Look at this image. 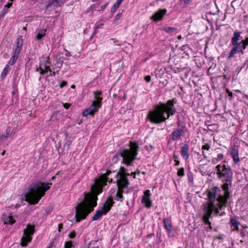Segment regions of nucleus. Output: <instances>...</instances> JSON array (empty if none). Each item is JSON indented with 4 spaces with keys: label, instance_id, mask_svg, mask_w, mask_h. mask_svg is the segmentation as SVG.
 I'll return each instance as SVG.
<instances>
[{
    "label": "nucleus",
    "instance_id": "obj_23",
    "mask_svg": "<svg viewBox=\"0 0 248 248\" xmlns=\"http://www.w3.org/2000/svg\"><path fill=\"white\" fill-rule=\"evenodd\" d=\"M223 158L224 155L222 154H218L217 157L212 159V163L213 164H216L219 161L222 160Z\"/></svg>",
    "mask_w": 248,
    "mask_h": 248
},
{
    "label": "nucleus",
    "instance_id": "obj_48",
    "mask_svg": "<svg viewBox=\"0 0 248 248\" xmlns=\"http://www.w3.org/2000/svg\"><path fill=\"white\" fill-rule=\"evenodd\" d=\"M59 70H57L56 72H52L51 71H50V74L49 75V76H55L56 75V73H58Z\"/></svg>",
    "mask_w": 248,
    "mask_h": 248
},
{
    "label": "nucleus",
    "instance_id": "obj_1",
    "mask_svg": "<svg viewBox=\"0 0 248 248\" xmlns=\"http://www.w3.org/2000/svg\"><path fill=\"white\" fill-rule=\"evenodd\" d=\"M111 171L107 170L106 172L101 175L99 178L95 179L94 184L91 187V192L85 194L84 199L76 207L75 217H87L93 210L94 207L97 205V196L103 190V185H106L108 181L112 182V179L109 180L108 177Z\"/></svg>",
    "mask_w": 248,
    "mask_h": 248
},
{
    "label": "nucleus",
    "instance_id": "obj_4",
    "mask_svg": "<svg viewBox=\"0 0 248 248\" xmlns=\"http://www.w3.org/2000/svg\"><path fill=\"white\" fill-rule=\"evenodd\" d=\"M216 169L218 178L223 183L222 188L224 191V195L220 196L217 199L219 204L222 206L230 197L229 189L232 186L233 173L230 166L225 164L217 165Z\"/></svg>",
    "mask_w": 248,
    "mask_h": 248
},
{
    "label": "nucleus",
    "instance_id": "obj_47",
    "mask_svg": "<svg viewBox=\"0 0 248 248\" xmlns=\"http://www.w3.org/2000/svg\"><path fill=\"white\" fill-rule=\"evenodd\" d=\"M71 106V104L69 103H64L63 104V107L66 109H68Z\"/></svg>",
    "mask_w": 248,
    "mask_h": 248
},
{
    "label": "nucleus",
    "instance_id": "obj_10",
    "mask_svg": "<svg viewBox=\"0 0 248 248\" xmlns=\"http://www.w3.org/2000/svg\"><path fill=\"white\" fill-rule=\"evenodd\" d=\"M113 203L112 198H108L103 204L102 207L96 211L93 217H101L102 216L106 215L110 210Z\"/></svg>",
    "mask_w": 248,
    "mask_h": 248
},
{
    "label": "nucleus",
    "instance_id": "obj_30",
    "mask_svg": "<svg viewBox=\"0 0 248 248\" xmlns=\"http://www.w3.org/2000/svg\"><path fill=\"white\" fill-rule=\"evenodd\" d=\"M177 124V126L180 127V129H183L184 128L186 127L185 123L184 121H181L179 119H178Z\"/></svg>",
    "mask_w": 248,
    "mask_h": 248
},
{
    "label": "nucleus",
    "instance_id": "obj_11",
    "mask_svg": "<svg viewBox=\"0 0 248 248\" xmlns=\"http://www.w3.org/2000/svg\"><path fill=\"white\" fill-rule=\"evenodd\" d=\"M163 225L165 228L167 230L168 235L169 237H173L176 234L175 229L172 228L171 222L169 218H164Z\"/></svg>",
    "mask_w": 248,
    "mask_h": 248
},
{
    "label": "nucleus",
    "instance_id": "obj_38",
    "mask_svg": "<svg viewBox=\"0 0 248 248\" xmlns=\"http://www.w3.org/2000/svg\"><path fill=\"white\" fill-rule=\"evenodd\" d=\"M124 0H117L116 2L114 4H115V7L119 8V6L121 4Z\"/></svg>",
    "mask_w": 248,
    "mask_h": 248
},
{
    "label": "nucleus",
    "instance_id": "obj_57",
    "mask_svg": "<svg viewBox=\"0 0 248 248\" xmlns=\"http://www.w3.org/2000/svg\"><path fill=\"white\" fill-rule=\"evenodd\" d=\"M51 211V209L50 207L46 209V212L47 213V214H48L49 213H50Z\"/></svg>",
    "mask_w": 248,
    "mask_h": 248
},
{
    "label": "nucleus",
    "instance_id": "obj_16",
    "mask_svg": "<svg viewBox=\"0 0 248 248\" xmlns=\"http://www.w3.org/2000/svg\"><path fill=\"white\" fill-rule=\"evenodd\" d=\"M185 135V131L182 129H176L174 130L171 133V139L173 141L177 140L181 138L182 136Z\"/></svg>",
    "mask_w": 248,
    "mask_h": 248
},
{
    "label": "nucleus",
    "instance_id": "obj_40",
    "mask_svg": "<svg viewBox=\"0 0 248 248\" xmlns=\"http://www.w3.org/2000/svg\"><path fill=\"white\" fill-rule=\"evenodd\" d=\"M76 234L75 231H73L72 232H70L69 235L68 237L70 238L73 239L76 237Z\"/></svg>",
    "mask_w": 248,
    "mask_h": 248
},
{
    "label": "nucleus",
    "instance_id": "obj_33",
    "mask_svg": "<svg viewBox=\"0 0 248 248\" xmlns=\"http://www.w3.org/2000/svg\"><path fill=\"white\" fill-rule=\"evenodd\" d=\"M203 219V221L204 223L206 225H209V227L210 230L212 229V226L211 222L209 221V218H202Z\"/></svg>",
    "mask_w": 248,
    "mask_h": 248
},
{
    "label": "nucleus",
    "instance_id": "obj_62",
    "mask_svg": "<svg viewBox=\"0 0 248 248\" xmlns=\"http://www.w3.org/2000/svg\"><path fill=\"white\" fill-rule=\"evenodd\" d=\"M103 23H101V24H99V25H97V26H96V29H99V28H101V27L102 26H103Z\"/></svg>",
    "mask_w": 248,
    "mask_h": 248
},
{
    "label": "nucleus",
    "instance_id": "obj_51",
    "mask_svg": "<svg viewBox=\"0 0 248 248\" xmlns=\"http://www.w3.org/2000/svg\"><path fill=\"white\" fill-rule=\"evenodd\" d=\"M118 8H116V7H115V4H114L113 5V6L111 8V12L112 13H113V12H115L116 10L118 9Z\"/></svg>",
    "mask_w": 248,
    "mask_h": 248
},
{
    "label": "nucleus",
    "instance_id": "obj_42",
    "mask_svg": "<svg viewBox=\"0 0 248 248\" xmlns=\"http://www.w3.org/2000/svg\"><path fill=\"white\" fill-rule=\"evenodd\" d=\"M111 40L113 41V43L116 45L119 46L121 45V44L120 43V41L118 40L115 38H112Z\"/></svg>",
    "mask_w": 248,
    "mask_h": 248
},
{
    "label": "nucleus",
    "instance_id": "obj_43",
    "mask_svg": "<svg viewBox=\"0 0 248 248\" xmlns=\"http://www.w3.org/2000/svg\"><path fill=\"white\" fill-rule=\"evenodd\" d=\"M67 84V82L65 81H62L61 84H60V88H62L63 87L66 86Z\"/></svg>",
    "mask_w": 248,
    "mask_h": 248
},
{
    "label": "nucleus",
    "instance_id": "obj_2",
    "mask_svg": "<svg viewBox=\"0 0 248 248\" xmlns=\"http://www.w3.org/2000/svg\"><path fill=\"white\" fill-rule=\"evenodd\" d=\"M177 103V99L173 98L168 100L166 103L159 102L155 106V109L150 111L147 118L151 123L158 124L164 122L170 116L174 115L176 112L175 104Z\"/></svg>",
    "mask_w": 248,
    "mask_h": 248
},
{
    "label": "nucleus",
    "instance_id": "obj_17",
    "mask_svg": "<svg viewBox=\"0 0 248 248\" xmlns=\"http://www.w3.org/2000/svg\"><path fill=\"white\" fill-rule=\"evenodd\" d=\"M66 0H51V1L48 3L46 8V10H52L50 9V7L53 6L55 7H58L61 6L62 4H63Z\"/></svg>",
    "mask_w": 248,
    "mask_h": 248
},
{
    "label": "nucleus",
    "instance_id": "obj_59",
    "mask_svg": "<svg viewBox=\"0 0 248 248\" xmlns=\"http://www.w3.org/2000/svg\"><path fill=\"white\" fill-rule=\"evenodd\" d=\"M185 4H188L191 0H183Z\"/></svg>",
    "mask_w": 248,
    "mask_h": 248
},
{
    "label": "nucleus",
    "instance_id": "obj_39",
    "mask_svg": "<svg viewBox=\"0 0 248 248\" xmlns=\"http://www.w3.org/2000/svg\"><path fill=\"white\" fill-rule=\"evenodd\" d=\"M85 218H73V220H70V221H71L72 222H80L81 220H82V219H85Z\"/></svg>",
    "mask_w": 248,
    "mask_h": 248
},
{
    "label": "nucleus",
    "instance_id": "obj_3",
    "mask_svg": "<svg viewBox=\"0 0 248 248\" xmlns=\"http://www.w3.org/2000/svg\"><path fill=\"white\" fill-rule=\"evenodd\" d=\"M221 191L220 188L217 186H213L208 191V200L202 204L204 215L202 217H211L213 213L215 216H221L225 214L222 210L227 206L228 200L224 205L222 206L219 204L218 198L224 195V191L223 194H220Z\"/></svg>",
    "mask_w": 248,
    "mask_h": 248
},
{
    "label": "nucleus",
    "instance_id": "obj_56",
    "mask_svg": "<svg viewBox=\"0 0 248 248\" xmlns=\"http://www.w3.org/2000/svg\"><path fill=\"white\" fill-rule=\"evenodd\" d=\"M153 236H154V233H151L148 234L147 235V238H150L152 237Z\"/></svg>",
    "mask_w": 248,
    "mask_h": 248
},
{
    "label": "nucleus",
    "instance_id": "obj_44",
    "mask_svg": "<svg viewBox=\"0 0 248 248\" xmlns=\"http://www.w3.org/2000/svg\"><path fill=\"white\" fill-rule=\"evenodd\" d=\"M122 13H118L117 14V15L116 16L114 20L115 21L118 20L122 16Z\"/></svg>",
    "mask_w": 248,
    "mask_h": 248
},
{
    "label": "nucleus",
    "instance_id": "obj_60",
    "mask_svg": "<svg viewBox=\"0 0 248 248\" xmlns=\"http://www.w3.org/2000/svg\"><path fill=\"white\" fill-rule=\"evenodd\" d=\"M5 69H6L7 71H9L10 69V67L8 64L6 65L4 68Z\"/></svg>",
    "mask_w": 248,
    "mask_h": 248
},
{
    "label": "nucleus",
    "instance_id": "obj_8",
    "mask_svg": "<svg viewBox=\"0 0 248 248\" xmlns=\"http://www.w3.org/2000/svg\"><path fill=\"white\" fill-rule=\"evenodd\" d=\"M102 94V92L95 91L94 92V95L95 100H94L90 107L86 109L82 112V115L84 117H86L88 115L93 116L94 113L97 112L98 109L101 107L102 101L103 98L101 97L98 96Z\"/></svg>",
    "mask_w": 248,
    "mask_h": 248
},
{
    "label": "nucleus",
    "instance_id": "obj_7",
    "mask_svg": "<svg viewBox=\"0 0 248 248\" xmlns=\"http://www.w3.org/2000/svg\"><path fill=\"white\" fill-rule=\"evenodd\" d=\"M241 32L235 31L233 32V36L231 38V44L233 46L231 49L227 59L231 60L234 55L238 53L244 54V50L248 46V37L244 39L241 36Z\"/></svg>",
    "mask_w": 248,
    "mask_h": 248
},
{
    "label": "nucleus",
    "instance_id": "obj_34",
    "mask_svg": "<svg viewBox=\"0 0 248 248\" xmlns=\"http://www.w3.org/2000/svg\"><path fill=\"white\" fill-rule=\"evenodd\" d=\"M8 72V71H7L6 69H5L4 68L2 73L1 74V78L2 80L5 78L6 75H7Z\"/></svg>",
    "mask_w": 248,
    "mask_h": 248
},
{
    "label": "nucleus",
    "instance_id": "obj_45",
    "mask_svg": "<svg viewBox=\"0 0 248 248\" xmlns=\"http://www.w3.org/2000/svg\"><path fill=\"white\" fill-rule=\"evenodd\" d=\"M226 92L228 93V96L230 97V100H231L233 95L232 93L230 91L229 89H226Z\"/></svg>",
    "mask_w": 248,
    "mask_h": 248
},
{
    "label": "nucleus",
    "instance_id": "obj_61",
    "mask_svg": "<svg viewBox=\"0 0 248 248\" xmlns=\"http://www.w3.org/2000/svg\"><path fill=\"white\" fill-rule=\"evenodd\" d=\"M202 155H203L204 159H206L207 158V156L205 155L203 150H202Z\"/></svg>",
    "mask_w": 248,
    "mask_h": 248
},
{
    "label": "nucleus",
    "instance_id": "obj_6",
    "mask_svg": "<svg viewBox=\"0 0 248 248\" xmlns=\"http://www.w3.org/2000/svg\"><path fill=\"white\" fill-rule=\"evenodd\" d=\"M139 149L140 146L137 142L130 141V149L121 148L118 152L113 156L112 162L116 163L119 158L122 157V163L131 166L136 159Z\"/></svg>",
    "mask_w": 248,
    "mask_h": 248
},
{
    "label": "nucleus",
    "instance_id": "obj_54",
    "mask_svg": "<svg viewBox=\"0 0 248 248\" xmlns=\"http://www.w3.org/2000/svg\"><path fill=\"white\" fill-rule=\"evenodd\" d=\"M161 237V232H157L156 234V237L158 239V241H160Z\"/></svg>",
    "mask_w": 248,
    "mask_h": 248
},
{
    "label": "nucleus",
    "instance_id": "obj_18",
    "mask_svg": "<svg viewBox=\"0 0 248 248\" xmlns=\"http://www.w3.org/2000/svg\"><path fill=\"white\" fill-rule=\"evenodd\" d=\"M238 147L237 146L234 145L232 147L231 149V155L233 159V162L237 164L239 162L240 159L238 156Z\"/></svg>",
    "mask_w": 248,
    "mask_h": 248
},
{
    "label": "nucleus",
    "instance_id": "obj_5",
    "mask_svg": "<svg viewBox=\"0 0 248 248\" xmlns=\"http://www.w3.org/2000/svg\"><path fill=\"white\" fill-rule=\"evenodd\" d=\"M51 183L36 182L31 184L29 188L28 193L25 194L26 201L31 204L37 203L45 195L46 191L50 188Z\"/></svg>",
    "mask_w": 248,
    "mask_h": 248
},
{
    "label": "nucleus",
    "instance_id": "obj_27",
    "mask_svg": "<svg viewBox=\"0 0 248 248\" xmlns=\"http://www.w3.org/2000/svg\"><path fill=\"white\" fill-rule=\"evenodd\" d=\"M98 240L97 241H92L88 244L87 248H99V246L97 245Z\"/></svg>",
    "mask_w": 248,
    "mask_h": 248
},
{
    "label": "nucleus",
    "instance_id": "obj_46",
    "mask_svg": "<svg viewBox=\"0 0 248 248\" xmlns=\"http://www.w3.org/2000/svg\"><path fill=\"white\" fill-rule=\"evenodd\" d=\"M144 79H145V80L147 82H150V81H151V76H149V75L145 76V78H144Z\"/></svg>",
    "mask_w": 248,
    "mask_h": 248
},
{
    "label": "nucleus",
    "instance_id": "obj_32",
    "mask_svg": "<svg viewBox=\"0 0 248 248\" xmlns=\"http://www.w3.org/2000/svg\"><path fill=\"white\" fill-rule=\"evenodd\" d=\"M17 58L15 57V56H12L10 61H9L8 64L10 65H14L16 62Z\"/></svg>",
    "mask_w": 248,
    "mask_h": 248
},
{
    "label": "nucleus",
    "instance_id": "obj_22",
    "mask_svg": "<svg viewBox=\"0 0 248 248\" xmlns=\"http://www.w3.org/2000/svg\"><path fill=\"white\" fill-rule=\"evenodd\" d=\"M12 6V2H8L6 4L3 10L0 13V17L4 16L5 14L8 12V9Z\"/></svg>",
    "mask_w": 248,
    "mask_h": 248
},
{
    "label": "nucleus",
    "instance_id": "obj_64",
    "mask_svg": "<svg viewBox=\"0 0 248 248\" xmlns=\"http://www.w3.org/2000/svg\"><path fill=\"white\" fill-rule=\"evenodd\" d=\"M41 69H42V68H41V66H40L39 67L36 68V71H39V70H40V71H41Z\"/></svg>",
    "mask_w": 248,
    "mask_h": 248
},
{
    "label": "nucleus",
    "instance_id": "obj_25",
    "mask_svg": "<svg viewBox=\"0 0 248 248\" xmlns=\"http://www.w3.org/2000/svg\"><path fill=\"white\" fill-rule=\"evenodd\" d=\"M164 31L169 34H171L175 32L177 29L174 27H165L164 28Z\"/></svg>",
    "mask_w": 248,
    "mask_h": 248
},
{
    "label": "nucleus",
    "instance_id": "obj_53",
    "mask_svg": "<svg viewBox=\"0 0 248 248\" xmlns=\"http://www.w3.org/2000/svg\"><path fill=\"white\" fill-rule=\"evenodd\" d=\"M47 73V70H43L42 69H41V70L40 72V74L41 75H44V74H46Z\"/></svg>",
    "mask_w": 248,
    "mask_h": 248
},
{
    "label": "nucleus",
    "instance_id": "obj_12",
    "mask_svg": "<svg viewBox=\"0 0 248 248\" xmlns=\"http://www.w3.org/2000/svg\"><path fill=\"white\" fill-rule=\"evenodd\" d=\"M126 171V169L124 167H121L115 176L117 178L116 182L119 181L120 183H126L127 182H129L128 179L125 176Z\"/></svg>",
    "mask_w": 248,
    "mask_h": 248
},
{
    "label": "nucleus",
    "instance_id": "obj_37",
    "mask_svg": "<svg viewBox=\"0 0 248 248\" xmlns=\"http://www.w3.org/2000/svg\"><path fill=\"white\" fill-rule=\"evenodd\" d=\"M55 240H56V238H54L51 240L49 245L47 248H53V247H55Z\"/></svg>",
    "mask_w": 248,
    "mask_h": 248
},
{
    "label": "nucleus",
    "instance_id": "obj_19",
    "mask_svg": "<svg viewBox=\"0 0 248 248\" xmlns=\"http://www.w3.org/2000/svg\"><path fill=\"white\" fill-rule=\"evenodd\" d=\"M166 12L167 10L166 9H160L153 16L152 18L155 21L161 20Z\"/></svg>",
    "mask_w": 248,
    "mask_h": 248
},
{
    "label": "nucleus",
    "instance_id": "obj_13",
    "mask_svg": "<svg viewBox=\"0 0 248 248\" xmlns=\"http://www.w3.org/2000/svg\"><path fill=\"white\" fill-rule=\"evenodd\" d=\"M117 185L118 186V190L116 193V197H118L117 200H120L122 201V199H123V189L127 188L129 185V182H126V183H120L119 181L116 182Z\"/></svg>",
    "mask_w": 248,
    "mask_h": 248
},
{
    "label": "nucleus",
    "instance_id": "obj_36",
    "mask_svg": "<svg viewBox=\"0 0 248 248\" xmlns=\"http://www.w3.org/2000/svg\"><path fill=\"white\" fill-rule=\"evenodd\" d=\"M187 176L188 178V182L192 184L193 182V177L192 174L191 173H189L187 174Z\"/></svg>",
    "mask_w": 248,
    "mask_h": 248
},
{
    "label": "nucleus",
    "instance_id": "obj_28",
    "mask_svg": "<svg viewBox=\"0 0 248 248\" xmlns=\"http://www.w3.org/2000/svg\"><path fill=\"white\" fill-rule=\"evenodd\" d=\"M64 248H75L73 242L71 240L66 241L65 243Z\"/></svg>",
    "mask_w": 248,
    "mask_h": 248
},
{
    "label": "nucleus",
    "instance_id": "obj_50",
    "mask_svg": "<svg viewBox=\"0 0 248 248\" xmlns=\"http://www.w3.org/2000/svg\"><path fill=\"white\" fill-rule=\"evenodd\" d=\"M71 143H72V141H71V140H67V141L66 142V143H65V146H67L68 147L69 146H70V145L71 144Z\"/></svg>",
    "mask_w": 248,
    "mask_h": 248
},
{
    "label": "nucleus",
    "instance_id": "obj_26",
    "mask_svg": "<svg viewBox=\"0 0 248 248\" xmlns=\"http://www.w3.org/2000/svg\"><path fill=\"white\" fill-rule=\"evenodd\" d=\"M16 47L15 48H21V47L23 45V40L22 39V36H19L17 38V39L16 40Z\"/></svg>",
    "mask_w": 248,
    "mask_h": 248
},
{
    "label": "nucleus",
    "instance_id": "obj_52",
    "mask_svg": "<svg viewBox=\"0 0 248 248\" xmlns=\"http://www.w3.org/2000/svg\"><path fill=\"white\" fill-rule=\"evenodd\" d=\"M245 65H246V69L248 68V60H247V61H245V62H244V63L243 64V65L242 66V68L243 67L244 68L245 67Z\"/></svg>",
    "mask_w": 248,
    "mask_h": 248
},
{
    "label": "nucleus",
    "instance_id": "obj_41",
    "mask_svg": "<svg viewBox=\"0 0 248 248\" xmlns=\"http://www.w3.org/2000/svg\"><path fill=\"white\" fill-rule=\"evenodd\" d=\"M8 136L9 133H7L6 134L0 135V140L6 139Z\"/></svg>",
    "mask_w": 248,
    "mask_h": 248
},
{
    "label": "nucleus",
    "instance_id": "obj_24",
    "mask_svg": "<svg viewBox=\"0 0 248 248\" xmlns=\"http://www.w3.org/2000/svg\"><path fill=\"white\" fill-rule=\"evenodd\" d=\"M3 221L4 224L10 225H12L16 222L14 218H4Z\"/></svg>",
    "mask_w": 248,
    "mask_h": 248
},
{
    "label": "nucleus",
    "instance_id": "obj_49",
    "mask_svg": "<svg viewBox=\"0 0 248 248\" xmlns=\"http://www.w3.org/2000/svg\"><path fill=\"white\" fill-rule=\"evenodd\" d=\"M63 228V224L60 223L58 225V231L60 232L61 231L62 229Z\"/></svg>",
    "mask_w": 248,
    "mask_h": 248
},
{
    "label": "nucleus",
    "instance_id": "obj_29",
    "mask_svg": "<svg viewBox=\"0 0 248 248\" xmlns=\"http://www.w3.org/2000/svg\"><path fill=\"white\" fill-rule=\"evenodd\" d=\"M20 51L21 48H14L13 50L12 56H15L18 58Z\"/></svg>",
    "mask_w": 248,
    "mask_h": 248
},
{
    "label": "nucleus",
    "instance_id": "obj_21",
    "mask_svg": "<svg viewBox=\"0 0 248 248\" xmlns=\"http://www.w3.org/2000/svg\"><path fill=\"white\" fill-rule=\"evenodd\" d=\"M46 29H40L37 30V33L36 36V39L37 40H40L43 37L46 35Z\"/></svg>",
    "mask_w": 248,
    "mask_h": 248
},
{
    "label": "nucleus",
    "instance_id": "obj_31",
    "mask_svg": "<svg viewBox=\"0 0 248 248\" xmlns=\"http://www.w3.org/2000/svg\"><path fill=\"white\" fill-rule=\"evenodd\" d=\"M177 174L179 177H183L185 175V169L183 167L178 169Z\"/></svg>",
    "mask_w": 248,
    "mask_h": 248
},
{
    "label": "nucleus",
    "instance_id": "obj_14",
    "mask_svg": "<svg viewBox=\"0 0 248 248\" xmlns=\"http://www.w3.org/2000/svg\"><path fill=\"white\" fill-rule=\"evenodd\" d=\"M150 191L149 190H146L144 192V195L142 197L141 202L144 204L146 207L150 208L152 206V201L149 198Z\"/></svg>",
    "mask_w": 248,
    "mask_h": 248
},
{
    "label": "nucleus",
    "instance_id": "obj_20",
    "mask_svg": "<svg viewBox=\"0 0 248 248\" xmlns=\"http://www.w3.org/2000/svg\"><path fill=\"white\" fill-rule=\"evenodd\" d=\"M230 224L233 231H239L238 226L241 224L237 220L236 218H230Z\"/></svg>",
    "mask_w": 248,
    "mask_h": 248
},
{
    "label": "nucleus",
    "instance_id": "obj_9",
    "mask_svg": "<svg viewBox=\"0 0 248 248\" xmlns=\"http://www.w3.org/2000/svg\"><path fill=\"white\" fill-rule=\"evenodd\" d=\"M35 225L28 224L26 228L23 230V236L21 239L20 245L22 247H27L32 239V235L35 232Z\"/></svg>",
    "mask_w": 248,
    "mask_h": 248
},
{
    "label": "nucleus",
    "instance_id": "obj_55",
    "mask_svg": "<svg viewBox=\"0 0 248 248\" xmlns=\"http://www.w3.org/2000/svg\"><path fill=\"white\" fill-rule=\"evenodd\" d=\"M45 69H46V70H47V72L48 71H49V72H50V71H51V69H50V67H49V66L45 65Z\"/></svg>",
    "mask_w": 248,
    "mask_h": 248
},
{
    "label": "nucleus",
    "instance_id": "obj_35",
    "mask_svg": "<svg viewBox=\"0 0 248 248\" xmlns=\"http://www.w3.org/2000/svg\"><path fill=\"white\" fill-rule=\"evenodd\" d=\"M210 148V145L208 143H205L204 145H202V150H209Z\"/></svg>",
    "mask_w": 248,
    "mask_h": 248
},
{
    "label": "nucleus",
    "instance_id": "obj_63",
    "mask_svg": "<svg viewBox=\"0 0 248 248\" xmlns=\"http://www.w3.org/2000/svg\"><path fill=\"white\" fill-rule=\"evenodd\" d=\"M136 172H132V173H131V175H133V177H134V178H136Z\"/></svg>",
    "mask_w": 248,
    "mask_h": 248
},
{
    "label": "nucleus",
    "instance_id": "obj_58",
    "mask_svg": "<svg viewBox=\"0 0 248 248\" xmlns=\"http://www.w3.org/2000/svg\"><path fill=\"white\" fill-rule=\"evenodd\" d=\"M175 162V166H178L180 164V161L177 159H175L174 160Z\"/></svg>",
    "mask_w": 248,
    "mask_h": 248
},
{
    "label": "nucleus",
    "instance_id": "obj_15",
    "mask_svg": "<svg viewBox=\"0 0 248 248\" xmlns=\"http://www.w3.org/2000/svg\"><path fill=\"white\" fill-rule=\"evenodd\" d=\"M189 145L187 141L183 143V146L181 147L180 153L183 158L185 160H187L189 157L188 153Z\"/></svg>",
    "mask_w": 248,
    "mask_h": 248
}]
</instances>
